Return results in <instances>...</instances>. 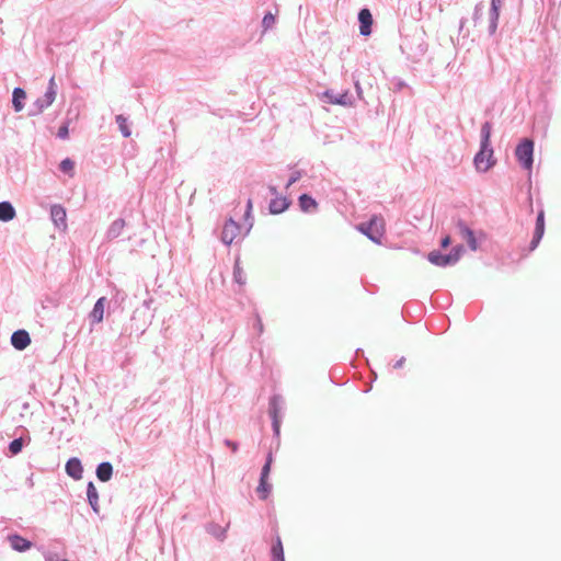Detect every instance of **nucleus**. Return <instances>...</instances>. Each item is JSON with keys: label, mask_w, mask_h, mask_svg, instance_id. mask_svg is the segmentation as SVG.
I'll return each mask as SVG.
<instances>
[{"label": "nucleus", "mask_w": 561, "mask_h": 561, "mask_svg": "<svg viewBox=\"0 0 561 561\" xmlns=\"http://www.w3.org/2000/svg\"><path fill=\"white\" fill-rule=\"evenodd\" d=\"M491 133H492V124L486 121L481 126L480 131V149L474 154L473 163L476 169L480 172H486L491 168H493L496 163L493 154V148L491 145Z\"/></svg>", "instance_id": "obj_1"}, {"label": "nucleus", "mask_w": 561, "mask_h": 561, "mask_svg": "<svg viewBox=\"0 0 561 561\" xmlns=\"http://www.w3.org/2000/svg\"><path fill=\"white\" fill-rule=\"evenodd\" d=\"M400 50L412 62H419L427 51V43L424 33L414 31L401 37Z\"/></svg>", "instance_id": "obj_2"}, {"label": "nucleus", "mask_w": 561, "mask_h": 561, "mask_svg": "<svg viewBox=\"0 0 561 561\" xmlns=\"http://www.w3.org/2000/svg\"><path fill=\"white\" fill-rule=\"evenodd\" d=\"M356 228L374 243H382L385 221L381 216L373 215L367 221L358 224Z\"/></svg>", "instance_id": "obj_3"}, {"label": "nucleus", "mask_w": 561, "mask_h": 561, "mask_svg": "<svg viewBox=\"0 0 561 561\" xmlns=\"http://www.w3.org/2000/svg\"><path fill=\"white\" fill-rule=\"evenodd\" d=\"M535 142L531 138L524 137L515 148V157L522 169L531 171L534 165Z\"/></svg>", "instance_id": "obj_4"}, {"label": "nucleus", "mask_w": 561, "mask_h": 561, "mask_svg": "<svg viewBox=\"0 0 561 561\" xmlns=\"http://www.w3.org/2000/svg\"><path fill=\"white\" fill-rule=\"evenodd\" d=\"M284 399L280 394H273L268 401V415L272 420V430L275 437L280 435L282 411L284 409Z\"/></svg>", "instance_id": "obj_5"}, {"label": "nucleus", "mask_w": 561, "mask_h": 561, "mask_svg": "<svg viewBox=\"0 0 561 561\" xmlns=\"http://www.w3.org/2000/svg\"><path fill=\"white\" fill-rule=\"evenodd\" d=\"M322 99L325 103L345 107H350L355 104V98L348 90L340 93L335 92L333 89H327L322 92Z\"/></svg>", "instance_id": "obj_6"}, {"label": "nucleus", "mask_w": 561, "mask_h": 561, "mask_svg": "<svg viewBox=\"0 0 561 561\" xmlns=\"http://www.w3.org/2000/svg\"><path fill=\"white\" fill-rule=\"evenodd\" d=\"M454 221L458 233L461 236L463 240H466L468 248L471 251H477L479 244L474 231L461 218L454 219Z\"/></svg>", "instance_id": "obj_7"}, {"label": "nucleus", "mask_w": 561, "mask_h": 561, "mask_svg": "<svg viewBox=\"0 0 561 561\" xmlns=\"http://www.w3.org/2000/svg\"><path fill=\"white\" fill-rule=\"evenodd\" d=\"M241 231V225L232 217H229L222 227L220 240L224 244L230 245Z\"/></svg>", "instance_id": "obj_8"}, {"label": "nucleus", "mask_w": 561, "mask_h": 561, "mask_svg": "<svg viewBox=\"0 0 561 561\" xmlns=\"http://www.w3.org/2000/svg\"><path fill=\"white\" fill-rule=\"evenodd\" d=\"M545 229H546L545 210L541 206L537 213L535 230H534L533 239L529 243V251H534L539 245V243L545 234Z\"/></svg>", "instance_id": "obj_9"}, {"label": "nucleus", "mask_w": 561, "mask_h": 561, "mask_svg": "<svg viewBox=\"0 0 561 561\" xmlns=\"http://www.w3.org/2000/svg\"><path fill=\"white\" fill-rule=\"evenodd\" d=\"M359 34L362 36H369L373 32L374 19L370 10L367 7L362 8L357 14Z\"/></svg>", "instance_id": "obj_10"}, {"label": "nucleus", "mask_w": 561, "mask_h": 561, "mask_svg": "<svg viewBox=\"0 0 561 561\" xmlns=\"http://www.w3.org/2000/svg\"><path fill=\"white\" fill-rule=\"evenodd\" d=\"M298 206L306 214H314L319 209L318 202L308 193H302L298 196Z\"/></svg>", "instance_id": "obj_11"}, {"label": "nucleus", "mask_w": 561, "mask_h": 561, "mask_svg": "<svg viewBox=\"0 0 561 561\" xmlns=\"http://www.w3.org/2000/svg\"><path fill=\"white\" fill-rule=\"evenodd\" d=\"M427 260L435 266L448 267L454 266V262L449 253H442L439 250H433L427 254Z\"/></svg>", "instance_id": "obj_12"}, {"label": "nucleus", "mask_w": 561, "mask_h": 561, "mask_svg": "<svg viewBox=\"0 0 561 561\" xmlns=\"http://www.w3.org/2000/svg\"><path fill=\"white\" fill-rule=\"evenodd\" d=\"M291 205V201L286 196H276L270 201L268 211L272 215H279L286 211Z\"/></svg>", "instance_id": "obj_13"}, {"label": "nucleus", "mask_w": 561, "mask_h": 561, "mask_svg": "<svg viewBox=\"0 0 561 561\" xmlns=\"http://www.w3.org/2000/svg\"><path fill=\"white\" fill-rule=\"evenodd\" d=\"M56 94H57L56 84L54 82V79L51 78L49 80L48 88H47L44 96L39 98L36 102L38 110L43 111L44 108L49 106L54 102Z\"/></svg>", "instance_id": "obj_14"}, {"label": "nucleus", "mask_w": 561, "mask_h": 561, "mask_svg": "<svg viewBox=\"0 0 561 561\" xmlns=\"http://www.w3.org/2000/svg\"><path fill=\"white\" fill-rule=\"evenodd\" d=\"M11 344L15 350L23 351L31 344V337L27 331L18 330L11 336Z\"/></svg>", "instance_id": "obj_15"}, {"label": "nucleus", "mask_w": 561, "mask_h": 561, "mask_svg": "<svg viewBox=\"0 0 561 561\" xmlns=\"http://www.w3.org/2000/svg\"><path fill=\"white\" fill-rule=\"evenodd\" d=\"M50 216L53 222L61 229L62 231H66L67 229V213L66 209L61 206L55 205L50 209Z\"/></svg>", "instance_id": "obj_16"}, {"label": "nucleus", "mask_w": 561, "mask_h": 561, "mask_svg": "<svg viewBox=\"0 0 561 561\" xmlns=\"http://www.w3.org/2000/svg\"><path fill=\"white\" fill-rule=\"evenodd\" d=\"M106 298L105 297H100L94 306H93V309L91 310V312L89 313V319L91 321L92 324L94 323H100L103 321V318H104V310H105V304H106Z\"/></svg>", "instance_id": "obj_17"}, {"label": "nucleus", "mask_w": 561, "mask_h": 561, "mask_svg": "<svg viewBox=\"0 0 561 561\" xmlns=\"http://www.w3.org/2000/svg\"><path fill=\"white\" fill-rule=\"evenodd\" d=\"M87 501L95 514L100 513L99 492L92 481L87 484Z\"/></svg>", "instance_id": "obj_18"}, {"label": "nucleus", "mask_w": 561, "mask_h": 561, "mask_svg": "<svg viewBox=\"0 0 561 561\" xmlns=\"http://www.w3.org/2000/svg\"><path fill=\"white\" fill-rule=\"evenodd\" d=\"M96 478L101 482H107L113 477V465L110 461H103L98 465L95 470Z\"/></svg>", "instance_id": "obj_19"}, {"label": "nucleus", "mask_w": 561, "mask_h": 561, "mask_svg": "<svg viewBox=\"0 0 561 561\" xmlns=\"http://www.w3.org/2000/svg\"><path fill=\"white\" fill-rule=\"evenodd\" d=\"M125 226H126V222L123 218L115 219L110 225V227L106 231V238L108 240H114V239L118 238L122 234Z\"/></svg>", "instance_id": "obj_20"}, {"label": "nucleus", "mask_w": 561, "mask_h": 561, "mask_svg": "<svg viewBox=\"0 0 561 561\" xmlns=\"http://www.w3.org/2000/svg\"><path fill=\"white\" fill-rule=\"evenodd\" d=\"M227 527H222L216 523H208L205 526L206 531L219 541H224L227 537Z\"/></svg>", "instance_id": "obj_21"}, {"label": "nucleus", "mask_w": 561, "mask_h": 561, "mask_svg": "<svg viewBox=\"0 0 561 561\" xmlns=\"http://www.w3.org/2000/svg\"><path fill=\"white\" fill-rule=\"evenodd\" d=\"M500 19V10L490 9L489 10V24H488V34L489 36H495L499 26Z\"/></svg>", "instance_id": "obj_22"}, {"label": "nucleus", "mask_w": 561, "mask_h": 561, "mask_svg": "<svg viewBox=\"0 0 561 561\" xmlns=\"http://www.w3.org/2000/svg\"><path fill=\"white\" fill-rule=\"evenodd\" d=\"M9 540L12 548L16 551H25L32 546L31 541L18 535L10 536Z\"/></svg>", "instance_id": "obj_23"}, {"label": "nucleus", "mask_w": 561, "mask_h": 561, "mask_svg": "<svg viewBox=\"0 0 561 561\" xmlns=\"http://www.w3.org/2000/svg\"><path fill=\"white\" fill-rule=\"evenodd\" d=\"M15 217V210L9 202L0 203V220L9 221Z\"/></svg>", "instance_id": "obj_24"}, {"label": "nucleus", "mask_w": 561, "mask_h": 561, "mask_svg": "<svg viewBox=\"0 0 561 561\" xmlns=\"http://www.w3.org/2000/svg\"><path fill=\"white\" fill-rule=\"evenodd\" d=\"M26 99V93L23 89L21 88H15L13 90V98H12V103H13V107L16 112H20L23 110L24 105H23V101Z\"/></svg>", "instance_id": "obj_25"}, {"label": "nucleus", "mask_w": 561, "mask_h": 561, "mask_svg": "<svg viewBox=\"0 0 561 561\" xmlns=\"http://www.w3.org/2000/svg\"><path fill=\"white\" fill-rule=\"evenodd\" d=\"M257 495L261 500H266L272 492V484L268 483V479H260L256 488Z\"/></svg>", "instance_id": "obj_26"}, {"label": "nucleus", "mask_w": 561, "mask_h": 561, "mask_svg": "<svg viewBox=\"0 0 561 561\" xmlns=\"http://www.w3.org/2000/svg\"><path fill=\"white\" fill-rule=\"evenodd\" d=\"M115 122L118 125L119 131L122 133L123 137L128 138L131 135V129L127 124V117H125L122 114L116 115Z\"/></svg>", "instance_id": "obj_27"}, {"label": "nucleus", "mask_w": 561, "mask_h": 561, "mask_svg": "<svg viewBox=\"0 0 561 561\" xmlns=\"http://www.w3.org/2000/svg\"><path fill=\"white\" fill-rule=\"evenodd\" d=\"M126 295L117 293L114 300H111L107 307V317H110L112 313L119 311L122 312V309L119 308V304L125 300Z\"/></svg>", "instance_id": "obj_28"}, {"label": "nucleus", "mask_w": 561, "mask_h": 561, "mask_svg": "<svg viewBox=\"0 0 561 561\" xmlns=\"http://www.w3.org/2000/svg\"><path fill=\"white\" fill-rule=\"evenodd\" d=\"M275 23H276V13H272L271 11H267L264 14V16L262 19V23H261L263 32H267V31L272 30L274 27Z\"/></svg>", "instance_id": "obj_29"}, {"label": "nucleus", "mask_w": 561, "mask_h": 561, "mask_svg": "<svg viewBox=\"0 0 561 561\" xmlns=\"http://www.w3.org/2000/svg\"><path fill=\"white\" fill-rule=\"evenodd\" d=\"M289 169L291 170V173L286 183V186H285L286 188H289L291 185H294L296 182H298L306 174V171H304V170H294V165H289Z\"/></svg>", "instance_id": "obj_30"}, {"label": "nucleus", "mask_w": 561, "mask_h": 561, "mask_svg": "<svg viewBox=\"0 0 561 561\" xmlns=\"http://www.w3.org/2000/svg\"><path fill=\"white\" fill-rule=\"evenodd\" d=\"M83 467L78 457H72V480H80L82 478Z\"/></svg>", "instance_id": "obj_31"}, {"label": "nucleus", "mask_w": 561, "mask_h": 561, "mask_svg": "<svg viewBox=\"0 0 561 561\" xmlns=\"http://www.w3.org/2000/svg\"><path fill=\"white\" fill-rule=\"evenodd\" d=\"M273 462V455L270 451L266 456L265 462L261 469L260 479H268L271 473V467Z\"/></svg>", "instance_id": "obj_32"}, {"label": "nucleus", "mask_w": 561, "mask_h": 561, "mask_svg": "<svg viewBox=\"0 0 561 561\" xmlns=\"http://www.w3.org/2000/svg\"><path fill=\"white\" fill-rule=\"evenodd\" d=\"M233 279L236 283H238L239 285H244L245 284V277H244V272L243 270L240 267L239 265V261H236L234 265H233Z\"/></svg>", "instance_id": "obj_33"}, {"label": "nucleus", "mask_w": 561, "mask_h": 561, "mask_svg": "<svg viewBox=\"0 0 561 561\" xmlns=\"http://www.w3.org/2000/svg\"><path fill=\"white\" fill-rule=\"evenodd\" d=\"M448 253L456 265L465 253V247L462 244H457Z\"/></svg>", "instance_id": "obj_34"}, {"label": "nucleus", "mask_w": 561, "mask_h": 561, "mask_svg": "<svg viewBox=\"0 0 561 561\" xmlns=\"http://www.w3.org/2000/svg\"><path fill=\"white\" fill-rule=\"evenodd\" d=\"M252 199L249 198L248 202H247V207H245V211H244V220L245 222H248L249 227L247 229V233L251 230V228L253 227V217H252Z\"/></svg>", "instance_id": "obj_35"}, {"label": "nucleus", "mask_w": 561, "mask_h": 561, "mask_svg": "<svg viewBox=\"0 0 561 561\" xmlns=\"http://www.w3.org/2000/svg\"><path fill=\"white\" fill-rule=\"evenodd\" d=\"M278 554H284V548L279 535H276L275 541L273 542L271 548V557Z\"/></svg>", "instance_id": "obj_36"}, {"label": "nucleus", "mask_w": 561, "mask_h": 561, "mask_svg": "<svg viewBox=\"0 0 561 561\" xmlns=\"http://www.w3.org/2000/svg\"><path fill=\"white\" fill-rule=\"evenodd\" d=\"M22 447H23V439L16 438L10 443L9 450L12 455H18L22 450Z\"/></svg>", "instance_id": "obj_37"}, {"label": "nucleus", "mask_w": 561, "mask_h": 561, "mask_svg": "<svg viewBox=\"0 0 561 561\" xmlns=\"http://www.w3.org/2000/svg\"><path fill=\"white\" fill-rule=\"evenodd\" d=\"M483 9H484V5L482 2H478L476 5H474V10H473V14H472V20L474 22V24H477L482 15H483Z\"/></svg>", "instance_id": "obj_38"}, {"label": "nucleus", "mask_w": 561, "mask_h": 561, "mask_svg": "<svg viewBox=\"0 0 561 561\" xmlns=\"http://www.w3.org/2000/svg\"><path fill=\"white\" fill-rule=\"evenodd\" d=\"M253 328L256 330L259 335H261L264 331V325H263V322H262V319H261V316L259 314V312L254 313Z\"/></svg>", "instance_id": "obj_39"}, {"label": "nucleus", "mask_w": 561, "mask_h": 561, "mask_svg": "<svg viewBox=\"0 0 561 561\" xmlns=\"http://www.w3.org/2000/svg\"><path fill=\"white\" fill-rule=\"evenodd\" d=\"M451 244V237L446 234L440 239L439 245L442 249H447Z\"/></svg>", "instance_id": "obj_40"}, {"label": "nucleus", "mask_w": 561, "mask_h": 561, "mask_svg": "<svg viewBox=\"0 0 561 561\" xmlns=\"http://www.w3.org/2000/svg\"><path fill=\"white\" fill-rule=\"evenodd\" d=\"M224 443L227 447L231 448L233 453L238 451L239 444L237 442L226 438Z\"/></svg>", "instance_id": "obj_41"}, {"label": "nucleus", "mask_w": 561, "mask_h": 561, "mask_svg": "<svg viewBox=\"0 0 561 561\" xmlns=\"http://www.w3.org/2000/svg\"><path fill=\"white\" fill-rule=\"evenodd\" d=\"M393 85H394V91L396 92H399L402 89L408 87L407 83L402 79H396Z\"/></svg>", "instance_id": "obj_42"}, {"label": "nucleus", "mask_w": 561, "mask_h": 561, "mask_svg": "<svg viewBox=\"0 0 561 561\" xmlns=\"http://www.w3.org/2000/svg\"><path fill=\"white\" fill-rule=\"evenodd\" d=\"M467 18H461L459 21V34H461L463 37L469 35V32H463L465 24L467 23Z\"/></svg>", "instance_id": "obj_43"}, {"label": "nucleus", "mask_w": 561, "mask_h": 561, "mask_svg": "<svg viewBox=\"0 0 561 561\" xmlns=\"http://www.w3.org/2000/svg\"><path fill=\"white\" fill-rule=\"evenodd\" d=\"M504 0H491L490 9L500 10L503 4Z\"/></svg>", "instance_id": "obj_44"}, {"label": "nucleus", "mask_w": 561, "mask_h": 561, "mask_svg": "<svg viewBox=\"0 0 561 561\" xmlns=\"http://www.w3.org/2000/svg\"><path fill=\"white\" fill-rule=\"evenodd\" d=\"M354 85H355V90H356L357 98H358L359 100H362V99H363V89H362V87H360L359 81H358V80H355V81H354Z\"/></svg>", "instance_id": "obj_45"}, {"label": "nucleus", "mask_w": 561, "mask_h": 561, "mask_svg": "<svg viewBox=\"0 0 561 561\" xmlns=\"http://www.w3.org/2000/svg\"><path fill=\"white\" fill-rule=\"evenodd\" d=\"M58 137L60 138H66L67 135H68V126L67 125H62L60 126L59 130H58Z\"/></svg>", "instance_id": "obj_46"}, {"label": "nucleus", "mask_w": 561, "mask_h": 561, "mask_svg": "<svg viewBox=\"0 0 561 561\" xmlns=\"http://www.w3.org/2000/svg\"><path fill=\"white\" fill-rule=\"evenodd\" d=\"M60 169L64 172H68L70 170V159L62 160L61 163H60Z\"/></svg>", "instance_id": "obj_47"}, {"label": "nucleus", "mask_w": 561, "mask_h": 561, "mask_svg": "<svg viewBox=\"0 0 561 561\" xmlns=\"http://www.w3.org/2000/svg\"><path fill=\"white\" fill-rule=\"evenodd\" d=\"M404 363H405V357H403V356H402V357H400V358H399V359L393 364V368H394V369H400V368H402V367H403Z\"/></svg>", "instance_id": "obj_48"}, {"label": "nucleus", "mask_w": 561, "mask_h": 561, "mask_svg": "<svg viewBox=\"0 0 561 561\" xmlns=\"http://www.w3.org/2000/svg\"><path fill=\"white\" fill-rule=\"evenodd\" d=\"M268 192H270V193H271V195H273L274 197L279 196L278 191H277V187H276L275 185H268Z\"/></svg>", "instance_id": "obj_49"}, {"label": "nucleus", "mask_w": 561, "mask_h": 561, "mask_svg": "<svg viewBox=\"0 0 561 561\" xmlns=\"http://www.w3.org/2000/svg\"><path fill=\"white\" fill-rule=\"evenodd\" d=\"M273 561H285V554H278L272 557Z\"/></svg>", "instance_id": "obj_50"}, {"label": "nucleus", "mask_w": 561, "mask_h": 561, "mask_svg": "<svg viewBox=\"0 0 561 561\" xmlns=\"http://www.w3.org/2000/svg\"><path fill=\"white\" fill-rule=\"evenodd\" d=\"M70 469H71V466H70V460H68L65 465V470L66 472L70 476Z\"/></svg>", "instance_id": "obj_51"}, {"label": "nucleus", "mask_w": 561, "mask_h": 561, "mask_svg": "<svg viewBox=\"0 0 561 561\" xmlns=\"http://www.w3.org/2000/svg\"><path fill=\"white\" fill-rule=\"evenodd\" d=\"M528 205H529V210L533 211V197H531V194L528 195Z\"/></svg>", "instance_id": "obj_52"}, {"label": "nucleus", "mask_w": 561, "mask_h": 561, "mask_svg": "<svg viewBox=\"0 0 561 561\" xmlns=\"http://www.w3.org/2000/svg\"><path fill=\"white\" fill-rule=\"evenodd\" d=\"M355 355L358 357V356H363L364 357V351L362 348H356L355 350Z\"/></svg>", "instance_id": "obj_53"}, {"label": "nucleus", "mask_w": 561, "mask_h": 561, "mask_svg": "<svg viewBox=\"0 0 561 561\" xmlns=\"http://www.w3.org/2000/svg\"><path fill=\"white\" fill-rule=\"evenodd\" d=\"M47 561H58V556L55 554V556H48L47 557Z\"/></svg>", "instance_id": "obj_54"}, {"label": "nucleus", "mask_w": 561, "mask_h": 561, "mask_svg": "<svg viewBox=\"0 0 561 561\" xmlns=\"http://www.w3.org/2000/svg\"><path fill=\"white\" fill-rule=\"evenodd\" d=\"M75 103H76V100H75V98L72 96V101H71L72 107L75 106Z\"/></svg>", "instance_id": "obj_55"}, {"label": "nucleus", "mask_w": 561, "mask_h": 561, "mask_svg": "<svg viewBox=\"0 0 561 561\" xmlns=\"http://www.w3.org/2000/svg\"><path fill=\"white\" fill-rule=\"evenodd\" d=\"M64 561H68V560L65 559Z\"/></svg>", "instance_id": "obj_56"}]
</instances>
